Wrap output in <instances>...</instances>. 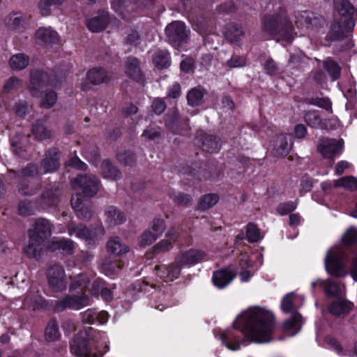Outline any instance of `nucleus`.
I'll return each instance as SVG.
<instances>
[{
    "instance_id": "13",
    "label": "nucleus",
    "mask_w": 357,
    "mask_h": 357,
    "mask_svg": "<svg viewBox=\"0 0 357 357\" xmlns=\"http://www.w3.org/2000/svg\"><path fill=\"white\" fill-rule=\"evenodd\" d=\"M295 24L297 28H319L325 24L323 17L315 16L314 13L307 10L297 12L295 14Z\"/></svg>"
},
{
    "instance_id": "51",
    "label": "nucleus",
    "mask_w": 357,
    "mask_h": 357,
    "mask_svg": "<svg viewBox=\"0 0 357 357\" xmlns=\"http://www.w3.org/2000/svg\"><path fill=\"white\" fill-rule=\"evenodd\" d=\"M66 0H40L39 3V8L43 16H47L51 13V6L53 5H61Z\"/></svg>"
},
{
    "instance_id": "45",
    "label": "nucleus",
    "mask_w": 357,
    "mask_h": 357,
    "mask_svg": "<svg viewBox=\"0 0 357 357\" xmlns=\"http://www.w3.org/2000/svg\"><path fill=\"white\" fill-rule=\"evenodd\" d=\"M101 172L105 178L109 179L115 180L119 176V170L108 160L102 161Z\"/></svg>"
},
{
    "instance_id": "53",
    "label": "nucleus",
    "mask_w": 357,
    "mask_h": 357,
    "mask_svg": "<svg viewBox=\"0 0 357 357\" xmlns=\"http://www.w3.org/2000/svg\"><path fill=\"white\" fill-rule=\"evenodd\" d=\"M22 82L16 77H10L5 83L3 88V93H9L15 91L22 86Z\"/></svg>"
},
{
    "instance_id": "6",
    "label": "nucleus",
    "mask_w": 357,
    "mask_h": 357,
    "mask_svg": "<svg viewBox=\"0 0 357 357\" xmlns=\"http://www.w3.org/2000/svg\"><path fill=\"white\" fill-rule=\"evenodd\" d=\"M68 232L70 236H75L77 238L85 241L88 244H93L104 235L105 230L102 226L94 230H90L82 224L76 225L74 222H70L68 225Z\"/></svg>"
},
{
    "instance_id": "14",
    "label": "nucleus",
    "mask_w": 357,
    "mask_h": 357,
    "mask_svg": "<svg viewBox=\"0 0 357 357\" xmlns=\"http://www.w3.org/2000/svg\"><path fill=\"white\" fill-rule=\"evenodd\" d=\"M354 26L353 20L344 22L341 20L340 22H335L331 25L328 36L333 40H342L351 34Z\"/></svg>"
},
{
    "instance_id": "38",
    "label": "nucleus",
    "mask_w": 357,
    "mask_h": 357,
    "mask_svg": "<svg viewBox=\"0 0 357 357\" xmlns=\"http://www.w3.org/2000/svg\"><path fill=\"white\" fill-rule=\"evenodd\" d=\"M291 149V145L288 144L287 137L284 135H281L277 137L275 146L273 149V153L278 157H283L288 154Z\"/></svg>"
},
{
    "instance_id": "25",
    "label": "nucleus",
    "mask_w": 357,
    "mask_h": 357,
    "mask_svg": "<svg viewBox=\"0 0 357 357\" xmlns=\"http://www.w3.org/2000/svg\"><path fill=\"white\" fill-rule=\"evenodd\" d=\"M197 138L202 142L203 150L208 153H215L219 151L220 145L217 137L206 135L203 130L197 132Z\"/></svg>"
},
{
    "instance_id": "5",
    "label": "nucleus",
    "mask_w": 357,
    "mask_h": 357,
    "mask_svg": "<svg viewBox=\"0 0 357 357\" xmlns=\"http://www.w3.org/2000/svg\"><path fill=\"white\" fill-rule=\"evenodd\" d=\"M64 77L58 78V75H48L46 72L35 70L31 72L29 91L32 96L40 97L44 89L48 86L58 87Z\"/></svg>"
},
{
    "instance_id": "27",
    "label": "nucleus",
    "mask_w": 357,
    "mask_h": 357,
    "mask_svg": "<svg viewBox=\"0 0 357 357\" xmlns=\"http://www.w3.org/2000/svg\"><path fill=\"white\" fill-rule=\"evenodd\" d=\"M126 73L131 79L142 82L144 81V76L142 72L139 60L132 56L128 57L126 61Z\"/></svg>"
},
{
    "instance_id": "62",
    "label": "nucleus",
    "mask_w": 357,
    "mask_h": 357,
    "mask_svg": "<svg viewBox=\"0 0 357 357\" xmlns=\"http://www.w3.org/2000/svg\"><path fill=\"white\" fill-rule=\"evenodd\" d=\"M264 70L268 75H276L279 73V67L273 59H268L264 66Z\"/></svg>"
},
{
    "instance_id": "46",
    "label": "nucleus",
    "mask_w": 357,
    "mask_h": 357,
    "mask_svg": "<svg viewBox=\"0 0 357 357\" xmlns=\"http://www.w3.org/2000/svg\"><path fill=\"white\" fill-rule=\"evenodd\" d=\"M45 336L46 340L48 342H53L59 338L60 333L58 325L54 319H52L48 322L45 328Z\"/></svg>"
},
{
    "instance_id": "49",
    "label": "nucleus",
    "mask_w": 357,
    "mask_h": 357,
    "mask_svg": "<svg viewBox=\"0 0 357 357\" xmlns=\"http://www.w3.org/2000/svg\"><path fill=\"white\" fill-rule=\"evenodd\" d=\"M334 186L335 188L344 187L351 190H356L357 189V180L351 176H344L335 181Z\"/></svg>"
},
{
    "instance_id": "39",
    "label": "nucleus",
    "mask_w": 357,
    "mask_h": 357,
    "mask_svg": "<svg viewBox=\"0 0 357 357\" xmlns=\"http://www.w3.org/2000/svg\"><path fill=\"white\" fill-rule=\"evenodd\" d=\"M220 340L229 349L236 351L240 349V342L232 332L225 331L222 333Z\"/></svg>"
},
{
    "instance_id": "15",
    "label": "nucleus",
    "mask_w": 357,
    "mask_h": 357,
    "mask_svg": "<svg viewBox=\"0 0 357 357\" xmlns=\"http://www.w3.org/2000/svg\"><path fill=\"white\" fill-rule=\"evenodd\" d=\"M29 236L36 238L39 241L45 240L51 235L52 225L50 221L45 218L36 219L33 227L29 229Z\"/></svg>"
},
{
    "instance_id": "31",
    "label": "nucleus",
    "mask_w": 357,
    "mask_h": 357,
    "mask_svg": "<svg viewBox=\"0 0 357 357\" xmlns=\"http://www.w3.org/2000/svg\"><path fill=\"white\" fill-rule=\"evenodd\" d=\"M60 194V190L56 185L47 189L42 195L41 206L43 208L56 206L59 202Z\"/></svg>"
},
{
    "instance_id": "36",
    "label": "nucleus",
    "mask_w": 357,
    "mask_h": 357,
    "mask_svg": "<svg viewBox=\"0 0 357 357\" xmlns=\"http://www.w3.org/2000/svg\"><path fill=\"white\" fill-rule=\"evenodd\" d=\"M29 57L23 54L17 53L13 55L9 59V66L14 70H21L28 66Z\"/></svg>"
},
{
    "instance_id": "23",
    "label": "nucleus",
    "mask_w": 357,
    "mask_h": 357,
    "mask_svg": "<svg viewBox=\"0 0 357 357\" xmlns=\"http://www.w3.org/2000/svg\"><path fill=\"white\" fill-rule=\"evenodd\" d=\"M86 79L93 85L107 84L111 79V74L103 68L96 67L87 72Z\"/></svg>"
},
{
    "instance_id": "12",
    "label": "nucleus",
    "mask_w": 357,
    "mask_h": 357,
    "mask_svg": "<svg viewBox=\"0 0 357 357\" xmlns=\"http://www.w3.org/2000/svg\"><path fill=\"white\" fill-rule=\"evenodd\" d=\"M47 280L50 287L54 291H61L66 289L67 281L63 268L55 264L50 267L47 271Z\"/></svg>"
},
{
    "instance_id": "61",
    "label": "nucleus",
    "mask_w": 357,
    "mask_h": 357,
    "mask_svg": "<svg viewBox=\"0 0 357 357\" xmlns=\"http://www.w3.org/2000/svg\"><path fill=\"white\" fill-rule=\"evenodd\" d=\"M304 57L301 54H291L289 59L288 66L292 69H299L303 62Z\"/></svg>"
},
{
    "instance_id": "58",
    "label": "nucleus",
    "mask_w": 357,
    "mask_h": 357,
    "mask_svg": "<svg viewBox=\"0 0 357 357\" xmlns=\"http://www.w3.org/2000/svg\"><path fill=\"white\" fill-rule=\"evenodd\" d=\"M246 237L249 242H257L261 238L259 229L252 223H249L247 226Z\"/></svg>"
},
{
    "instance_id": "37",
    "label": "nucleus",
    "mask_w": 357,
    "mask_h": 357,
    "mask_svg": "<svg viewBox=\"0 0 357 357\" xmlns=\"http://www.w3.org/2000/svg\"><path fill=\"white\" fill-rule=\"evenodd\" d=\"M225 35L228 40L231 43H234L238 41L243 36V31L241 26L231 23L227 25Z\"/></svg>"
},
{
    "instance_id": "26",
    "label": "nucleus",
    "mask_w": 357,
    "mask_h": 357,
    "mask_svg": "<svg viewBox=\"0 0 357 357\" xmlns=\"http://www.w3.org/2000/svg\"><path fill=\"white\" fill-rule=\"evenodd\" d=\"M23 305L25 308L36 310L39 308H45L48 304L43 297L38 294V291L31 290L24 300Z\"/></svg>"
},
{
    "instance_id": "8",
    "label": "nucleus",
    "mask_w": 357,
    "mask_h": 357,
    "mask_svg": "<svg viewBox=\"0 0 357 357\" xmlns=\"http://www.w3.org/2000/svg\"><path fill=\"white\" fill-rule=\"evenodd\" d=\"M71 185L75 190H81L89 197L94 196L99 189V181L95 176L79 174L71 181Z\"/></svg>"
},
{
    "instance_id": "29",
    "label": "nucleus",
    "mask_w": 357,
    "mask_h": 357,
    "mask_svg": "<svg viewBox=\"0 0 357 357\" xmlns=\"http://www.w3.org/2000/svg\"><path fill=\"white\" fill-rule=\"evenodd\" d=\"M236 274L229 269L216 271L213 275V282L215 286L222 289L227 286L235 278Z\"/></svg>"
},
{
    "instance_id": "9",
    "label": "nucleus",
    "mask_w": 357,
    "mask_h": 357,
    "mask_svg": "<svg viewBox=\"0 0 357 357\" xmlns=\"http://www.w3.org/2000/svg\"><path fill=\"white\" fill-rule=\"evenodd\" d=\"M343 149V142L335 139L321 138L319 139L317 151L326 159L333 160L339 155Z\"/></svg>"
},
{
    "instance_id": "33",
    "label": "nucleus",
    "mask_w": 357,
    "mask_h": 357,
    "mask_svg": "<svg viewBox=\"0 0 357 357\" xmlns=\"http://www.w3.org/2000/svg\"><path fill=\"white\" fill-rule=\"evenodd\" d=\"M206 94V89L201 86L191 89L187 93L188 104L192 107L202 105L204 102V97Z\"/></svg>"
},
{
    "instance_id": "20",
    "label": "nucleus",
    "mask_w": 357,
    "mask_h": 357,
    "mask_svg": "<svg viewBox=\"0 0 357 357\" xmlns=\"http://www.w3.org/2000/svg\"><path fill=\"white\" fill-rule=\"evenodd\" d=\"M35 39L38 44L49 45L59 42V36L56 31L50 27H40L35 33Z\"/></svg>"
},
{
    "instance_id": "2",
    "label": "nucleus",
    "mask_w": 357,
    "mask_h": 357,
    "mask_svg": "<svg viewBox=\"0 0 357 357\" xmlns=\"http://www.w3.org/2000/svg\"><path fill=\"white\" fill-rule=\"evenodd\" d=\"M261 32L269 38H281L288 42L297 34L286 10L281 6L278 7L277 12L263 17Z\"/></svg>"
},
{
    "instance_id": "21",
    "label": "nucleus",
    "mask_w": 357,
    "mask_h": 357,
    "mask_svg": "<svg viewBox=\"0 0 357 357\" xmlns=\"http://www.w3.org/2000/svg\"><path fill=\"white\" fill-rule=\"evenodd\" d=\"M327 271L332 275L340 276L342 271V255L337 251L328 252L325 259Z\"/></svg>"
},
{
    "instance_id": "40",
    "label": "nucleus",
    "mask_w": 357,
    "mask_h": 357,
    "mask_svg": "<svg viewBox=\"0 0 357 357\" xmlns=\"http://www.w3.org/2000/svg\"><path fill=\"white\" fill-rule=\"evenodd\" d=\"M351 309V303L344 301L334 302L328 308L329 312L335 316L347 314Z\"/></svg>"
},
{
    "instance_id": "16",
    "label": "nucleus",
    "mask_w": 357,
    "mask_h": 357,
    "mask_svg": "<svg viewBox=\"0 0 357 357\" xmlns=\"http://www.w3.org/2000/svg\"><path fill=\"white\" fill-rule=\"evenodd\" d=\"M71 205L76 212L77 216L83 220H89L93 215L91 210V204L84 200L80 195L73 196L71 199Z\"/></svg>"
},
{
    "instance_id": "18",
    "label": "nucleus",
    "mask_w": 357,
    "mask_h": 357,
    "mask_svg": "<svg viewBox=\"0 0 357 357\" xmlns=\"http://www.w3.org/2000/svg\"><path fill=\"white\" fill-rule=\"evenodd\" d=\"M29 17L20 13H13L6 16L5 24L6 26L13 31H22L28 25Z\"/></svg>"
},
{
    "instance_id": "57",
    "label": "nucleus",
    "mask_w": 357,
    "mask_h": 357,
    "mask_svg": "<svg viewBox=\"0 0 357 357\" xmlns=\"http://www.w3.org/2000/svg\"><path fill=\"white\" fill-rule=\"evenodd\" d=\"M305 103L307 105H316L320 108L326 109V111L331 109L332 107V103L331 100L326 98L306 99Z\"/></svg>"
},
{
    "instance_id": "19",
    "label": "nucleus",
    "mask_w": 357,
    "mask_h": 357,
    "mask_svg": "<svg viewBox=\"0 0 357 357\" xmlns=\"http://www.w3.org/2000/svg\"><path fill=\"white\" fill-rule=\"evenodd\" d=\"M60 166V153L55 149H50L41 162L45 173L55 172Z\"/></svg>"
},
{
    "instance_id": "10",
    "label": "nucleus",
    "mask_w": 357,
    "mask_h": 357,
    "mask_svg": "<svg viewBox=\"0 0 357 357\" xmlns=\"http://www.w3.org/2000/svg\"><path fill=\"white\" fill-rule=\"evenodd\" d=\"M89 334L87 331H80L70 344L71 353L77 357H91Z\"/></svg>"
},
{
    "instance_id": "30",
    "label": "nucleus",
    "mask_w": 357,
    "mask_h": 357,
    "mask_svg": "<svg viewBox=\"0 0 357 357\" xmlns=\"http://www.w3.org/2000/svg\"><path fill=\"white\" fill-rule=\"evenodd\" d=\"M52 251L61 250L63 255H72L75 249V243L70 239L54 238L50 245Z\"/></svg>"
},
{
    "instance_id": "24",
    "label": "nucleus",
    "mask_w": 357,
    "mask_h": 357,
    "mask_svg": "<svg viewBox=\"0 0 357 357\" xmlns=\"http://www.w3.org/2000/svg\"><path fill=\"white\" fill-rule=\"evenodd\" d=\"M336 9L342 17V20L347 22L357 20V8L355 9L349 0H340L336 3Z\"/></svg>"
},
{
    "instance_id": "3",
    "label": "nucleus",
    "mask_w": 357,
    "mask_h": 357,
    "mask_svg": "<svg viewBox=\"0 0 357 357\" xmlns=\"http://www.w3.org/2000/svg\"><path fill=\"white\" fill-rule=\"evenodd\" d=\"M206 258V253L201 250L190 248L181 251L175 257L174 261L168 266H156L157 275L165 281H174L177 279L182 267L192 266L201 263Z\"/></svg>"
},
{
    "instance_id": "43",
    "label": "nucleus",
    "mask_w": 357,
    "mask_h": 357,
    "mask_svg": "<svg viewBox=\"0 0 357 357\" xmlns=\"http://www.w3.org/2000/svg\"><path fill=\"white\" fill-rule=\"evenodd\" d=\"M153 61L158 68H167L170 66L169 53L165 50L157 51L153 57Z\"/></svg>"
},
{
    "instance_id": "52",
    "label": "nucleus",
    "mask_w": 357,
    "mask_h": 357,
    "mask_svg": "<svg viewBox=\"0 0 357 357\" xmlns=\"http://www.w3.org/2000/svg\"><path fill=\"white\" fill-rule=\"evenodd\" d=\"M357 242V229L349 227L342 236V243L344 245H351Z\"/></svg>"
},
{
    "instance_id": "47",
    "label": "nucleus",
    "mask_w": 357,
    "mask_h": 357,
    "mask_svg": "<svg viewBox=\"0 0 357 357\" xmlns=\"http://www.w3.org/2000/svg\"><path fill=\"white\" fill-rule=\"evenodd\" d=\"M29 135H21L13 137L11 139V144L13 148V151L15 154L18 155L20 157H25V154H24V149L22 145L28 141Z\"/></svg>"
},
{
    "instance_id": "41",
    "label": "nucleus",
    "mask_w": 357,
    "mask_h": 357,
    "mask_svg": "<svg viewBox=\"0 0 357 357\" xmlns=\"http://www.w3.org/2000/svg\"><path fill=\"white\" fill-rule=\"evenodd\" d=\"M32 133L38 140L49 139L52 137V132L44 125L43 121H37L32 127Z\"/></svg>"
},
{
    "instance_id": "50",
    "label": "nucleus",
    "mask_w": 357,
    "mask_h": 357,
    "mask_svg": "<svg viewBox=\"0 0 357 357\" xmlns=\"http://www.w3.org/2000/svg\"><path fill=\"white\" fill-rule=\"evenodd\" d=\"M57 100V94L53 90L45 91V95L42 98L40 105L44 109H50L52 107Z\"/></svg>"
},
{
    "instance_id": "11",
    "label": "nucleus",
    "mask_w": 357,
    "mask_h": 357,
    "mask_svg": "<svg viewBox=\"0 0 357 357\" xmlns=\"http://www.w3.org/2000/svg\"><path fill=\"white\" fill-rule=\"evenodd\" d=\"M305 122L312 128L321 130H334L339 126V121L335 118L323 117L319 113H305Z\"/></svg>"
},
{
    "instance_id": "56",
    "label": "nucleus",
    "mask_w": 357,
    "mask_h": 357,
    "mask_svg": "<svg viewBox=\"0 0 357 357\" xmlns=\"http://www.w3.org/2000/svg\"><path fill=\"white\" fill-rule=\"evenodd\" d=\"M121 266L120 261L112 262L109 259L105 260L102 264L105 274L109 275L116 273L121 268Z\"/></svg>"
},
{
    "instance_id": "34",
    "label": "nucleus",
    "mask_w": 357,
    "mask_h": 357,
    "mask_svg": "<svg viewBox=\"0 0 357 357\" xmlns=\"http://www.w3.org/2000/svg\"><path fill=\"white\" fill-rule=\"evenodd\" d=\"M29 240L28 244L24 247V252L30 258L39 256L43 249V241H39L36 238L29 236Z\"/></svg>"
},
{
    "instance_id": "35",
    "label": "nucleus",
    "mask_w": 357,
    "mask_h": 357,
    "mask_svg": "<svg viewBox=\"0 0 357 357\" xmlns=\"http://www.w3.org/2000/svg\"><path fill=\"white\" fill-rule=\"evenodd\" d=\"M301 315L295 312L290 319L284 322L283 331L286 333H290L291 335H295L301 328Z\"/></svg>"
},
{
    "instance_id": "1",
    "label": "nucleus",
    "mask_w": 357,
    "mask_h": 357,
    "mask_svg": "<svg viewBox=\"0 0 357 357\" xmlns=\"http://www.w3.org/2000/svg\"><path fill=\"white\" fill-rule=\"evenodd\" d=\"M233 326L252 342L268 343L273 340L275 317L271 312L264 308L250 307L235 319Z\"/></svg>"
},
{
    "instance_id": "32",
    "label": "nucleus",
    "mask_w": 357,
    "mask_h": 357,
    "mask_svg": "<svg viewBox=\"0 0 357 357\" xmlns=\"http://www.w3.org/2000/svg\"><path fill=\"white\" fill-rule=\"evenodd\" d=\"M107 249L108 252L116 256L125 255L129 251V247L117 236L112 237L108 241Z\"/></svg>"
},
{
    "instance_id": "4",
    "label": "nucleus",
    "mask_w": 357,
    "mask_h": 357,
    "mask_svg": "<svg viewBox=\"0 0 357 357\" xmlns=\"http://www.w3.org/2000/svg\"><path fill=\"white\" fill-rule=\"evenodd\" d=\"M90 283V278L85 274H80L75 277L70 283V291H75V295L65 296L63 299L58 301L55 308L57 311H63L66 308L79 310L90 304L89 297L85 294L88 285Z\"/></svg>"
},
{
    "instance_id": "64",
    "label": "nucleus",
    "mask_w": 357,
    "mask_h": 357,
    "mask_svg": "<svg viewBox=\"0 0 357 357\" xmlns=\"http://www.w3.org/2000/svg\"><path fill=\"white\" fill-rule=\"evenodd\" d=\"M227 65L231 68L243 67L246 65V59L243 56L234 55L227 61Z\"/></svg>"
},
{
    "instance_id": "22",
    "label": "nucleus",
    "mask_w": 357,
    "mask_h": 357,
    "mask_svg": "<svg viewBox=\"0 0 357 357\" xmlns=\"http://www.w3.org/2000/svg\"><path fill=\"white\" fill-rule=\"evenodd\" d=\"M178 228L174 227L170 228L166 233L165 238L154 245V252L156 253L169 250L172 248V243L178 240Z\"/></svg>"
},
{
    "instance_id": "48",
    "label": "nucleus",
    "mask_w": 357,
    "mask_h": 357,
    "mask_svg": "<svg viewBox=\"0 0 357 357\" xmlns=\"http://www.w3.org/2000/svg\"><path fill=\"white\" fill-rule=\"evenodd\" d=\"M219 200L216 194H208L202 196L199 200V207L202 210L208 209L215 206Z\"/></svg>"
},
{
    "instance_id": "63",
    "label": "nucleus",
    "mask_w": 357,
    "mask_h": 357,
    "mask_svg": "<svg viewBox=\"0 0 357 357\" xmlns=\"http://www.w3.org/2000/svg\"><path fill=\"white\" fill-rule=\"evenodd\" d=\"M296 208V203L294 202H288L281 203L277 207L278 212L281 215H286Z\"/></svg>"
},
{
    "instance_id": "42",
    "label": "nucleus",
    "mask_w": 357,
    "mask_h": 357,
    "mask_svg": "<svg viewBox=\"0 0 357 357\" xmlns=\"http://www.w3.org/2000/svg\"><path fill=\"white\" fill-rule=\"evenodd\" d=\"M324 68L331 77L332 81L337 79L340 76L341 68L337 62L328 58L324 61Z\"/></svg>"
},
{
    "instance_id": "44",
    "label": "nucleus",
    "mask_w": 357,
    "mask_h": 357,
    "mask_svg": "<svg viewBox=\"0 0 357 357\" xmlns=\"http://www.w3.org/2000/svg\"><path fill=\"white\" fill-rule=\"evenodd\" d=\"M298 298V296L294 293L287 294L282 298L281 302V308L282 311L285 313H288L298 307V305L296 303Z\"/></svg>"
},
{
    "instance_id": "28",
    "label": "nucleus",
    "mask_w": 357,
    "mask_h": 357,
    "mask_svg": "<svg viewBox=\"0 0 357 357\" xmlns=\"http://www.w3.org/2000/svg\"><path fill=\"white\" fill-rule=\"evenodd\" d=\"M105 222L110 227L121 225L126 220L125 213L114 206H109L105 209Z\"/></svg>"
},
{
    "instance_id": "54",
    "label": "nucleus",
    "mask_w": 357,
    "mask_h": 357,
    "mask_svg": "<svg viewBox=\"0 0 357 357\" xmlns=\"http://www.w3.org/2000/svg\"><path fill=\"white\" fill-rule=\"evenodd\" d=\"M169 196L174 202L183 206H187L192 200L190 195L180 192L172 191Z\"/></svg>"
},
{
    "instance_id": "7",
    "label": "nucleus",
    "mask_w": 357,
    "mask_h": 357,
    "mask_svg": "<svg viewBox=\"0 0 357 357\" xmlns=\"http://www.w3.org/2000/svg\"><path fill=\"white\" fill-rule=\"evenodd\" d=\"M165 32L169 43L177 49L181 48L188 40V31L182 22H174L168 24Z\"/></svg>"
},
{
    "instance_id": "59",
    "label": "nucleus",
    "mask_w": 357,
    "mask_h": 357,
    "mask_svg": "<svg viewBox=\"0 0 357 357\" xmlns=\"http://www.w3.org/2000/svg\"><path fill=\"white\" fill-rule=\"evenodd\" d=\"M157 238V234H153L151 230H147L140 236L139 245L141 246L149 245L152 244Z\"/></svg>"
},
{
    "instance_id": "55",
    "label": "nucleus",
    "mask_w": 357,
    "mask_h": 357,
    "mask_svg": "<svg viewBox=\"0 0 357 357\" xmlns=\"http://www.w3.org/2000/svg\"><path fill=\"white\" fill-rule=\"evenodd\" d=\"M321 285L323 286L325 292L329 296H338L342 294L340 287L335 282L331 281L321 282Z\"/></svg>"
},
{
    "instance_id": "60",
    "label": "nucleus",
    "mask_w": 357,
    "mask_h": 357,
    "mask_svg": "<svg viewBox=\"0 0 357 357\" xmlns=\"http://www.w3.org/2000/svg\"><path fill=\"white\" fill-rule=\"evenodd\" d=\"M118 160L125 165H132L135 162V158L132 153L130 151L120 152L117 154Z\"/></svg>"
},
{
    "instance_id": "17",
    "label": "nucleus",
    "mask_w": 357,
    "mask_h": 357,
    "mask_svg": "<svg viewBox=\"0 0 357 357\" xmlns=\"http://www.w3.org/2000/svg\"><path fill=\"white\" fill-rule=\"evenodd\" d=\"M109 18L107 11L101 10L96 16L86 21L87 28L93 33L104 31L109 24Z\"/></svg>"
}]
</instances>
